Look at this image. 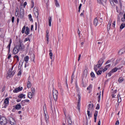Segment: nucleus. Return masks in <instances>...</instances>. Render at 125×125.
Segmentation results:
<instances>
[{
	"instance_id": "f257e3e1",
	"label": "nucleus",
	"mask_w": 125,
	"mask_h": 125,
	"mask_svg": "<svg viewBox=\"0 0 125 125\" xmlns=\"http://www.w3.org/2000/svg\"><path fill=\"white\" fill-rule=\"evenodd\" d=\"M24 49L25 46L23 45L21 42H20V44L19 45H16L13 49V54L15 55L19 52L20 50H23V49Z\"/></svg>"
},
{
	"instance_id": "f03ea898",
	"label": "nucleus",
	"mask_w": 125,
	"mask_h": 125,
	"mask_svg": "<svg viewBox=\"0 0 125 125\" xmlns=\"http://www.w3.org/2000/svg\"><path fill=\"white\" fill-rule=\"evenodd\" d=\"M7 124V119L3 116L0 118V124L1 125H5Z\"/></svg>"
},
{
	"instance_id": "7ed1b4c3",
	"label": "nucleus",
	"mask_w": 125,
	"mask_h": 125,
	"mask_svg": "<svg viewBox=\"0 0 125 125\" xmlns=\"http://www.w3.org/2000/svg\"><path fill=\"white\" fill-rule=\"evenodd\" d=\"M53 96L55 101H57L58 99V91L55 89L53 90Z\"/></svg>"
},
{
	"instance_id": "20e7f679",
	"label": "nucleus",
	"mask_w": 125,
	"mask_h": 125,
	"mask_svg": "<svg viewBox=\"0 0 125 125\" xmlns=\"http://www.w3.org/2000/svg\"><path fill=\"white\" fill-rule=\"evenodd\" d=\"M8 122L11 125H16V122H15V120H14V118L11 117H8Z\"/></svg>"
},
{
	"instance_id": "39448f33",
	"label": "nucleus",
	"mask_w": 125,
	"mask_h": 125,
	"mask_svg": "<svg viewBox=\"0 0 125 125\" xmlns=\"http://www.w3.org/2000/svg\"><path fill=\"white\" fill-rule=\"evenodd\" d=\"M50 106H51V109L52 110V113L53 115H56V110L55 109V106H52V101L53 100L52 99H51V97H50Z\"/></svg>"
},
{
	"instance_id": "423d86ee",
	"label": "nucleus",
	"mask_w": 125,
	"mask_h": 125,
	"mask_svg": "<svg viewBox=\"0 0 125 125\" xmlns=\"http://www.w3.org/2000/svg\"><path fill=\"white\" fill-rule=\"evenodd\" d=\"M20 15L19 16V17H20V18H23V17H24V15L25 14V11H24V8L22 7V6L20 7Z\"/></svg>"
},
{
	"instance_id": "0eeeda50",
	"label": "nucleus",
	"mask_w": 125,
	"mask_h": 125,
	"mask_svg": "<svg viewBox=\"0 0 125 125\" xmlns=\"http://www.w3.org/2000/svg\"><path fill=\"white\" fill-rule=\"evenodd\" d=\"M94 110V105L93 104H89L88 105V111L92 112Z\"/></svg>"
},
{
	"instance_id": "6e6552de",
	"label": "nucleus",
	"mask_w": 125,
	"mask_h": 125,
	"mask_svg": "<svg viewBox=\"0 0 125 125\" xmlns=\"http://www.w3.org/2000/svg\"><path fill=\"white\" fill-rule=\"evenodd\" d=\"M78 110H80V107L81 106V95L80 94H78Z\"/></svg>"
},
{
	"instance_id": "1a4fd4ad",
	"label": "nucleus",
	"mask_w": 125,
	"mask_h": 125,
	"mask_svg": "<svg viewBox=\"0 0 125 125\" xmlns=\"http://www.w3.org/2000/svg\"><path fill=\"white\" fill-rule=\"evenodd\" d=\"M4 104H5L4 106L5 108L7 106V105H8V104H9V98H6L4 100Z\"/></svg>"
},
{
	"instance_id": "9d476101",
	"label": "nucleus",
	"mask_w": 125,
	"mask_h": 125,
	"mask_svg": "<svg viewBox=\"0 0 125 125\" xmlns=\"http://www.w3.org/2000/svg\"><path fill=\"white\" fill-rule=\"evenodd\" d=\"M101 64H99V63H98L97 64H96L94 66V71H95V72H97V70H98V69L100 68V67H101Z\"/></svg>"
},
{
	"instance_id": "9b49d317",
	"label": "nucleus",
	"mask_w": 125,
	"mask_h": 125,
	"mask_svg": "<svg viewBox=\"0 0 125 125\" xmlns=\"http://www.w3.org/2000/svg\"><path fill=\"white\" fill-rule=\"evenodd\" d=\"M22 89H23V87H19L14 89L13 90V92H14L15 93H17V92H19V91H21V90H22Z\"/></svg>"
},
{
	"instance_id": "f8f14e48",
	"label": "nucleus",
	"mask_w": 125,
	"mask_h": 125,
	"mask_svg": "<svg viewBox=\"0 0 125 125\" xmlns=\"http://www.w3.org/2000/svg\"><path fill=\"white\" fill-rule=\"evenodd\" d=\"M93 25H94L95 27H97L98 25V19H97V18L94 19L93 21Z\"/></svg>"
},
{
	"instance_id": "ddd939ff",
	"label": "nucleus",
	"mask_w": 125,
	"mask_h": 125,
	"mask_svg": "<svg viewBox=\"0 0 125 125\" xmlns=\"http://www.w3.org/2000/svg\"><path fill=\"white\" fill-rule=\"evenodd\" d=\"M22 106H21V104H18L15 106L16 110H21Z\"/></svg>"
},
{
	"instance_id": "4468645a",
	"label": "nucleus",
	"mask_w": 125,
	"mask_h": 125,
	"mask_svg": "<svg viewBox=\"0 0 125 125\" xmlns=\"http://www.w3.org/2000/svg\"><path fill=\"white\" fill-rule=\"evenodd\" d=\"M12 42V39H10L9 43L8 45V46H7V48H8L9 53V52H10V46L11 45V43Z\"/></svg>"
},
{
	"instance_id": "2eb2a0df",
	"label": "nucleus",
	"mask_w": 125,
	"mask_h": 125,
	"mask_svg": "<svg viewBox=\"0 0 125 125\" xmlns=\"http://www.w3.org/2000/svg\"><path fill=\"white\" fill-rule=\"evenodd\" d=\"M112 23V20H109L108 22V24H107V31H109L110 29H111V24Z\"/></svg>"
},
{
	"instance_id": "dca6fc26",
	"label": "nucleus",
	"mask_w": 125,
	"mask_h": 125,
	"mask_svg": "<svg viewBox=\"0 0 125 125\" xmlns=\"http://www.w3.org/2000/svg\"><path fill=\"white\" fill-rule=\"evenodd\" d=\"M97 115H98V111H96L94 114V122L96 123V120L97 118Z\"/></svg>"
},
{
	"instance_id": "f3484780",
	"label": "nucleus",
	"mask_w": 125,
	"mask_h": 125,
	"mask_svg": "<svg viewBox=\"0 0 125 125\" xmlns=\"http://www.w3.org/2000/svg\"><path fill=\"white\" fill-rule=\"evenodd\" d=\"M103 63H104V59L103 58H101L98 62V63L101 66H102Z\"/></svg>"
},
{
	"instance_id": "a211bd4d",
	"label": "nucleus",
	"mask_w": 125,
	"mask_h": 125,
	"mask_svg": "<svg viewBox=\"0 0 125 125\" xmlns=\"http://www.w3.org/2000/svg\"><path fill=\"white\" fill-rule=\"evenodd\" d=\"M33 95H34V94H33L31 92H29L27 93V96L30 99H32V98H33Z\"/></svg>"
},
{
	"instance_id": "6ab92c4d",
	"label": "nucleus",
	"mask_w": 125,
	"mask_h": 125,
	"mask_svg": "<svg viewBox=\"0 0 125 125\" xmlns=\"http://www.w3.org/2000/svg\"><path fill=\"white\" fill-rule=\"evenodd\" d=\"M49 33V31H48V30H46V38L47 41V44H48V40H49V37L48 36Z\"/></svg>"
},
{
	"instance_id": "aec40b11",
	"label": "nucleus",
	"mask_w": 125,
	"mask_h": 125,
	"mask_svg": "<svg viewBox=\"0 0 125 125\" xmlns=\"http://www.w3.org/2000/svg\"><path fill=\"white\" fill-rule=\"evenodd\" d=\"M67 121L68 125H72V120H71V117H70V116L67 117Z\"/></svg>"
},
{
	"instance_id": "412c9836",
	"label": "nucleus",
	"mask_w": 125,
	"mask_h": 125,
	"mask_svg": "<svg viewBox=\"0 0 125 125\" xmlns=\"http://www.w3.org/2000/svg\"><path fill=\"white\" fill-rule=\"evenodd\" d=\"M125 49H122L119 51V55H122V54H124V53H125Z\"/></svg>"
},
{
	"instance_id": "4be33fe9",
	"label": "nucleus",
	"mask_w": 125,
	"mask_h": 125,
	"mask_svg": "<svg viewBox=\"0 0 125 125\" xmlns=\"http://www.w3.org/2000/svg\"><path fill=\"white\" fill-rule=\"evenodd\" d=\"M19 98H23L25 99L26 98V95H24L23 94H21L18 96Z\"/></svg>"
},
{
	"instance_id": "5701e85b",
	"label": "nucleus",
	"mask_w": 125,
	"mask_h": 125,
	"mask_svg": "<svg viewBox=\"0 0 125 125\" xmlns=\"http://www.w3.org/2000/svg\"><path fill=\"white\" fill-rule=\"evenodd\" d=\"M117 97H118V103H121V102H122V98H121V95L118 94L117 95Z\"/></svg>"
},
{
	"instance_id": "b1692460",
	"label": "nucleus",
	"mask_w": 125,
	"mask_h": 125,
	"mask_svg": "<svg viewBox=\"0 0 125 125\" xmlns=\"http://www.w3.org/2000/svg\"><path fill=\"white\" fill-rule=\"evenodd\" d=\"M30 29H29V27H26V29H25V34L26 35H29V34H30Z\"/></svg>"
},
{
	"instance_id": "393cba45",
	"label": "nucleus",
	"mask_w": 125,
	"mask_h": 125,
	"mask_svg": "<svg viewBox=\"0 0 125 125\" xmlns=\"http://www.w3.org/2000/svg\"><path fill=\"white\" fill-rule=\"evenodd\" d=\"M54 1L56 7H60V4H59V2H58V1L57 0H54Z\"/></svg>"
},
{
	"instance_id": "a878e982",
	"label": "nucleus",
	"mask_w": 125,
	"mask_h": 125,
	"mask_svg": "<svg viewBox=\"0 0 125 125\" xmlns=\"http://www.w3.org/2000/svg\"><path fill=\"white\" fill-rule=\"evenodd\" d=\"M120 68L115 67L114 68L112 69L111 72L113 73H116L118 70H120Z\"/></svg>"
},
{
	"instance_id": "bb28decb",
	"label": "nucleus",
	"mask_w": 125,
	"mask_h": 125,
	"mask_svg": "<svg viewBox=\"0 0 125 125\" xmlns=\"http://www.w3.org/2000/svg\"><path fill=\"white\" fill-rule=\"evenodd\" d=\"M22 65H23V62L21 61L20 62L19 66H18V68H19V70L21 69V68H22Z\"/></svg>"
},
{
	"instance_id": "cd10ccee",
	"label": "nucleus",
	"mask_w": 125,
	"mask_h": 125,
	"mask_svg": "<svg viewBox=\"0 0 125 125\" xmlns=\"http://www.w3.org/2000/svg\"><path fill=\"white\" fill-rule=\"evenodd\" d=\"M52 21V19L51 17H49L48 19V23L49 27H51V21Z\"/></svg>"
},
{
	"instance_id": "c85d7f7f",
	"label": "nucleus",
	"mask_w": 125,
	"mask_h": 125,
	"mask_svg": "<svg viewBox=\"0 0 125 125\" xmlns=\"http://www.w3.org/2000/svg\"><path fill=\"white\" fill-rule=\"evenodd\" d=\"M33 12L34 13H39V10L38 9V7H35L34 8Z\"/></svg>"
},
{
	"instance_id": "c756f323",
	"label": "nucleus",
	"mask_w": 125,
	"mask_h": 125,
	"mask_svg": "<svg viewBox=\"0 0 125 125\" xmlns=\"http://www.w3.org/2000/svg\"><path fill=\"white\" fill-rule=\"evenodd\" d=\"M33 12L34 13H39V10L38 9V7H35L34 8Z\"/></svg>"
},
{
	"instance_id": "7c9ffc66",
	"label": "nucleus",
	"mask_w": 125,
	"mask_h": 125,
	"mask_svg": "<svg viewBox=\"0 0 125 125\" xmlns=\"http://www.w3.org/2000/svg\"><path fill=\"white\" fill-rule=\"evenodd\" d=\"M49 56H50V59H52V56L53 55V54H52V50H49Z\"/></svg>"
},
{
	"instance_id": "2f4dec72",
	"label": "nucleus",
	"mask_w": 125,
	"mask_h": 125,
	"mask_svg": "<svg viewBox=\"0 0 125 125\" xmlns=\"http://www.w3.org/2000/svg\"><path fill=\"white\" fill-rule=\"evenodd\" d=\"M97 1L99 3H103V2H106L107 0H97Z\"/></svg>"
},
{
	"instance_id": "473e14b6",
	"label": "nucleus",
	"mask_w": 125,
	"mask_h": 125,
	"mask_svg": "<svg viewBox=\"0 0 125 125\" xmlns=\"http://www.w3.org/2000/svg\"><path fill=\"white\" fill-rule=\"evenodd\" d=\"M24 60L26 62V63H28V61H29V56H26L24 59Z\"/></svg>"
},
{
	"instance_id": "72a5a7b5",
	"label": "nucleus",
	"mask_w": 125,
	"mask_h": 125,
	"mask_svg": "<svg viewBox=\"0 0 125 125\" xmlns=\"http://www.w3.org/2000/svg\"><path fill=\"white\" fill-rule=\"evenodd\" d=\"M31 86H32V84L30 81H28L27 82V88H31Z\"/></svg>"
},
{
	"instance_id": "f704fd0d",
	"label": "nucleus",
	"mask_w": 125,
	"mask_h": 125,
	"mask_svg": "<svg viewBox=\"0 0 125 125\" xmlns=\"http://www.w3.org/2000/svg\"><path fill=\"white\" fill-rule=\"evenodd\" d=\"M125 24L122 23L120 25V29H121V30H123V29H124V28H125Z\"/></svg>"
},
{
	"instance_id": "c9c22d12",
	"label": "nucleus",
	"mask_w": 125,
	"mask_h": 125,
	"mask_svg": "<svg viewBox=\"0 0 125 125\" xmlns=\"http://www.w3.org/2000/svg\"><path fill=\"white\" fill-rule=\"evenodd\" d=\"M118 82L119 83H123V82H124V78L123 77L119 78L118 80Z\"/></svg>"
},
{
	"instance_id": "e433bc0d",
	"label": "nucleus",
	"mask_w": 125,
	"mask_h": 125,
	"mask_svg": "<svg viewBox=\"0 0 125 125\" xmlns=\"http://www.w3.org/2000/svg\"><path fill=\"white\" fill-rule=\"evenodd\" d=\"M31 92H32V93L33 94V95H35V92L36 91V89H35V88H33V87H32L31 88Z\"/></svg>"
},
{
	"instance_id": "4c0bfd02",
	"label": "nucleus",
	"mask_w": 125,
	"mask_h": 125,
	"mask_svg": "<svg viewBox=\"0 0 125 125\" xmlns=\"http://www.w3.org/2000/svg\"><path fill=\"white\" fill-rule=\"evenodd\" d=\"M28 41H29V42H31V39H30V36H29V37L25 39L24 42H28Z\"/></svg>"
},
{
	"instance_id": "58836bf2",
	"label": "nucleus",
	"mask_w": 125,
	"mask_h": 125,
	"mask_svg": "<svg viewBox=\"0 0 125 125\" xmlns=\"http://www.w3.org/2000/svg\"><path fill=\"white\" fill-rule=\"evenodd\" d=\"M25 30H26V26H24L22 29V31H21V33L22 34H24V33H25Z\"/></svg>"
},
{
	"instance_id": "ea45409f",
	"label": "nucleus",
	"mask_w": 125,
	"mask_h": 125,
	"mask_svg": "<svg viewBox=\"0 0 125 125\" xmlns=\"http://www.w3.org/2000/svg\"><path fill=\"white\" fill-rule=\"evenodd\" d=\"M97 75H101L102 74V71L101 70H99L98 71L96 72Z\"/></svg>"
},
{
	"instance_id": "a19ab883",
	"label": "nucleus",
	"mask_w": 125,
	"mask_h": 125,
	"mask_svg": "<svg viewBox=\"0 0 125 125\" xmlns=\"http://www.w3.org/2000/svg\"><path fill=\"white\" fill-rule=\"evenodd\" d=\"M74 78H75V76H74V73H73V74L71 76V83H73V81L74 80Z\"/></svg>"
},
{
	"instance_id": "79ce46f5",
	"label": "nucleus",
	"mask_w": 125,
	"mask_h": 125,
	"mask_svg": "<svg viewBox=\"0 0 125 125\" xmlns=\"http://www.w3.org/2000/svg\"><path fill=\"white\" fill-rule=\"evenodd\" d=\"M92 88V85L90 84L89 86L87 88V90H90Z\"/></svg>"
},
{
	"instance_id": "37998d69",
	"label": "nucleus",
	"mask_w": 125,
	"mask_h": 125,
	"mask_svg": "<svg viewBox=\"0 0 125 125\" xmlns=\"http://www.w3.org/2000/svg\"><path fill=\"white\" fill-rule=\"evenodd\" d=\"M101 99V94H100L98 97V102H100V100Z\"/></svg>"
},
{
	"instance_id": "c03bdc74",
	"label": "nucleus",
	"mask_w": 125,
	"mask_h": 125,
	"mask_svg": "<svg viewBox=\"0 0 125 125\" xmlns=\"http://www.w3.org/2000/svg\"><path fill=\"white\" fill-rule=\"evenodd\" d=\"M90 76H91V78H95V75L92 72L90 73Z\"/></svg>"
},
{
	"instance_id": "a18cd8bd",
	"label": "nucleus",
	"mask_w": 125,
	"mask_h": 125,
	"mask_svg": "<svg viewBox=\"0 0 125 125\" xmlns=\"http://www.w3.org/2000/svg\"><path fill=\"white\" fill-rule=\"evenodd\" d=\"M9 76H14V72H8V73Z\"/></svg>"
},
{
	"instance_id": "49530a36",
	"label": "nucleus",
	"mask_w": 125,
	"mask_h": 125,
	"mask_svg": "<svg viewBox=\"0 0 125 125\" xmlns=\"http://www.w3.org/2000/svg\"><path fill=\"white\" fill-rule=\"evenodd\" d=\"M87 115L89 118H91V115H90V111L89 110H87Z\"/></svg>"
},
{
	"instance_id": "de8ad7c7",
	"label": "nucleus",
	"mask_w": 125,
	"mask_h": 125,
	"mask_svg": "<svg viewBox=\"0 0 125 125\" xmlns=\"http://www.w3.org/2000/svg\"><path fill=\"white\" fill-rule=\"evenodd\" d=\"M28 18L30 21H32V20H33V19H32V15L31 14L28 15Z\"/></svg>"
},
{
	"instance_id": "09e8293b",
	"label": "nucleus",
	"mask_w": 125,
	"mask_h": 125,
	"mask_svg": "<svg viewBox=\"0 0 125 125\" xmlns=\"http://www.w3.org/2000/svg\"><path fill=\"white\" fill-rule=\"evenodd\" d=\"M14 58H16V59H17V61L18 62H19V57L17 55H15L14 57Z\"/></svg>"
},
{
	"instance_id": "8fccbe9b",
	"label": "nucleus",
	"mask_w": 125,
	"mask_h": 125,
	"mask_svg": "<svg viewBox=\"0 0 125 125\" xmlns=\"http://www.w3.org/2000/svg\"><path fill=\"white\" fill-rule=\"evenodd\" d=\"M45 120H46V122L48 123V116L45 114Z\"/></svg>"
},
{
	"instance_id": "3c124183",
	"label": "nucleus",
	"mask_w": 125,
	"mask_h": 125,
	"mask_svg": "<svg viewBox=\"0 0 125 125\" xmlns=\"http://www.w3.org/2000/svg\"><path fill=\"white\" fill-rule=\"evenodd\" d=\"M96 109L97 110H99V109H100V105H99V104H97Z\"/></svg>"
},
{
	"instance_id": "603ef678",
	"label": "nucleus",
	"mask_w": 125,
	"mask_h": 125,
	"mask_svg": "<svg viewBox=\"0 0 125 125\" xmlns=\"http://www.w3.org/2000/svg\"><path fill=\"white\" fill-rule=\"evenodd\" d=\"M77 33L79 37H81V31H80V29H78Z\"/></svg>"
},
{
	"instance_id": "864d4df0",
	"label": "nucleus",
	"mask_w": 125,
	"mask_h": 125,
	"mask_svg": "<svg viewBox=\"0 0 125 125\" xmlns=\"http://www.w3.org/2000/svg\"><path fill=\"white\" fill-rule=\"evenodd\" d=\"M25 103H26L24 101H22L21 104L22 106H25Z\"/></svg>"
},
{
	"instance_id": "5fc2aeb1",
	"label": "nucleus",
	"mask_w": 125,
	"mask_h": 125,
	"mask_svg": "<svg viewBox=\"0 0 125 125\" xmlns=\"http://www.w3.org/2000/svg\"><path fill=\"white\" fill-rule=\"evenodd\" d=\"M34 15L36 18L39 17V13H34Z\"/></svg>"
},
{
	"instance_id": "6e6d98bb",
	"label": "nucleus",
	"mask_w": 125,
	"mask_h": 125,
	"mask_svg": "<svg viewBox=\"0 0 125 125\" xmlns=\"http://www.w3.org/2000/svg\"><path fill=\"white\" fill-rule=\"evenodd\" d=\"M82 4H80L79 6V12H80V11H81V9L82 8Z\"/></svg>"
},
{
	"instance_id": "4d7b16f0",
	"label": "nucleus",
	"mask_w": 125,
	"mask_h": 125,
	"mask_svg": "<svg viewBox=\"0 0 125 125\" xmlns=\"http://www.w3.org/2000/svg\"><path fill=\"white\" fill-rule=\"evenodd\" d=\"M112 73H113V72H112V71L111 70V71L108 73V77H111L112 76Z\"/></svg>"
},
{
	"instance_id": "13d9d810",
	"label": "nucleus",
	"mask_w": 125,
	"mask_h": 125,
	"mask_svg": "<svg viewBox=\"0 0 125 125\" xmlns=\"http://www.w3.org/2000/svg\"><path fill=\"white\" fill-rule=\"evenodd\" d=\"M19 71L18 73V76H21V69H19Z\"/></svg>"
},
{
	"instance_id": "bf43d9fd",
	"label": "nucleus",
	"mask_w": 125,
	"mask_h": 125,
	"mask_svg": "<svg viewBox=\"0 0 125 125\" xmlns=\"http://www.w3.org/2000/svg\"><path fill=\"white\" fill-rule=\"evenodd\" d=\"M108 70V68L106 66H105L104 68L103 69V72H105Z\"/></svg>"
},
{
	"instance_id": "052dcab7",
	"label": "nucleus",
	"mask_w": 125,
	"mask_h": 125,
	"mask_svg": "<svg viewBox=\"0 0 125 125\" xmlns=\"http://www.w3.org/2000/svg\"><path fill=\"white\" fill-rule=\"evenodd\" d=\"M5 90V86H3V88H2V92H3Z\"/></svg>"
},
{
	"instance_id": "680f3d73",
	"label": "nucleus",
	"mask_w": 125,
	"mask_h": 125,
	"mask_svg": "<svg viewBox=\"0 0 125 125\" xmlns=\"http://www.w3.org/2000/svg\"><path fill=\"white\" fill-rule=\"evenodd\" d=\"M34 7V1H31V8H33Z\"/></svg>"
},
{
	"instance_id": "e2e57ef3",
	"label": "nucleus",
	"mask_w": 125,
	"mask_h": 125,
	"mask_svg": "<svg viewBox=\"0 0 125 125\" xmlns=\"http://www.w3.org/2000/svg\"><path fill=\"white\" fill-rule=\"evenodd\" d=\"M14 19H15L14 17H12V23H14Z\"/></svg>"
},
{
	"instance_id": "0e129e2a",
	"label": "nucleus",
	"mask_w": 125,
	"mask_h": 125,
	"mask_svg": "<svg viewBox=\"0 0 125 125\" xmlns=\"http://www.w3.org/2000/svg\"><path fill=\"white\" fill-rule=\"evenodd\" d=\"M107 68H109V67H111V64H108L105 66Z\"/></svg>"
},
{
	"instance_id": "69168bd1",
	"label": "nucleus",
	"mask_w": 125,
	"mask_h": 125,
	"mask_svg": "<svg viewBox=\"0 0 125 125\" xmlns=\"http://www.w3.org/2000/svg\"><path fill=\"white\" fill-rule=\"evenodd\" d=\"M11 58V54H9L7 59H10Z\"/></svg>"
},
{
	"instance_id": "338daca9",
	"label": "nucleus",
	"mask_w": 125,
	"mask_h": 125,
	"mask_svg": "<svg viewBox=\"0 0 125 125\" xmlns=\"http://www.w3.org/2000/svg\"><path fill=\"white\" fill-rule=\"evenodd\" d=\"M98 125H101V121L100 120H99L98 123Z\"/></svg>"
},
{
	"instance_id": "774afa93",
	"label": "nucleus",
	"mask_w": 125,
	"mask_h": 125,
	"mask_svg": "<svg viewBox=\"0 0 125 125\" xmlns=\"http://www.w3.org/2000/svg\"><path fill=\"white\" fill-rule=\"evenodd\" d=\"M121 21H122V22H125V19H124V18H122L121 19Z\"/></svg>"
}]
</instances>
